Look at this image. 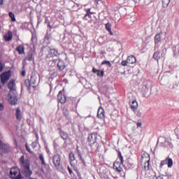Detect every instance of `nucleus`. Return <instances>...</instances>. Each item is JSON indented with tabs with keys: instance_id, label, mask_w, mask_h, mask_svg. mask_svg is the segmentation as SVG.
Segmentation results:
<instances>
[{
	"instance_id": "1",
	"label": "nucleus",
	"mask_w": 179,
	"mask_h": 179,
	"mask_svg": "<svg viewBox=\"0 0 179 179\" xmlns=\"http://www.w3.org/2000/svg\"><path fill=\"white\" fill-rule=\"evenodd\" d=\"M23 176L26 177V178H31V174H33V171L30 169V162L27 159L23 161Z\"/></svg>"
},
{
	"instance_id": "2",
	"label": "nucleus",
	"mask_w": 179,
	"mask_h": 179,
	"mask_svg": "<svg viewBox=\"0 0 179 179\" xmlns=\"http://www.w3.org/2000/svg\"><path fill=\"white\" fill-rule=\"evenodd\" d=\"M41 52L42 54H45L46 52H48V55H47L46 56L47 58H50V57L53 58L54 57H57V55H58V50L55 48H42Z\"/></svg>"
},
{
	"instance_id": "3",
	"label": "nucleus",
	"mask_w": 179,
	"mask_h": 179,
	"mask_svg": "<svg viewBox=\"0 0 179 179\" xmlns=\"http://www.w3.org/2000/svg\"><path fill=\"white\" fill-rule=\"evenodd\" d=\"M37 76H36L35 74L32 75L31 76V80H26L24 83H25V86H27V89L28 90H30V87H36V83H37Z\"/></svg>"
},
{
	"instance_id": "4",
	"label": "nucleus",
	"mask_w": 179,
	"mask_h": 179,
	"mask_svg": "<svg viewBox=\"0 0 179 179\" xmlns=\"http://www.w3.org/2000/svg\"><path fill=\"white\" fill-rule=\"evenodd\" d=\"M158 142H159L162 145V146H164V148H171V149H173V143L170 140H169L166 137H160L158 139Z\"/></svg>"
},
{
	"instance_id": "5",
	"label": "nucleus",
	"mask_w": 179,
	"mask_h": 179,
	"mask_svg": "<svg viewBox=\"0 0 179 179\" xmlns=\"http://www.w3.org/2000/svg\"><path fill=\"white\" fill-rule=\"evenodd\" d=\"M11 75L12 72L10 71V70H8V71L1 73L0 78L2 85H5V83H6V82H8L9 79H10Z\"/></svg>"
},
{
	"instance_id": "6",
	"label": "nucleus",
	"mask_w": 179,
	"mask_h": 179,
	"mask_svg": "<svg viewBox=\"0 0 179 179\" xmlns=\"http://www.w3.org/2000/svg\"><path fill=\"white\" fill-rule=\"evenodd\" d=\"M52 66L57 65L59 71H64L65 69V62L62 60L53 59L51 61Z\"/></svg>"
},
{
	"instance_id": "7",
	"label": "nucleus",
	"mask_w": 179,
	"mask_h": 179,
	"mask_svg": "<svg viewBox=\"0 0 179 179\" xmlns=\"http://www.w3.org/2000/svg\"><path fill=\"white\" fill-rule=\"evenodd\" d=\"M10 176L12 179H22V175L20 171L17 168H13L10 171Z\"/></svg>"
},
{
	"instance_id": "8",
	"label": "nucleus",
	"mask_w": 179,
	"mask_h": 179,
	"mask_svg": "<svg viewBox=\"0 0 179 179\" xmlns=\"http://www.w3.org/2000/svg\"><path fill=\"white\" fill-rule=\"evenodd\" d=\"M148 157L146 159V157L142 156L141 158V166L144 170L148 171L149 170V162H150V158H149V155H148Z\"/></svg>"
},
{
	"instance_id": "9",
	"label": "nucleus",
	"mask_w": 179,
	"mask_h": 179,
	"mask_svg": "<svg viewBox=\"0 0 179 179\" xmlns=\"http://www.w3.org/2000/svg\"><path fill=\"white\" fill-rule=\"evenodd\" d=\"M13 94L12 95V93H8V103L11 104V106H15L17 103V97L16 96V93L13 92Z\"/></svg>"
},
{
	"instance_id": "10",
	"label": "nucleus",
	"mask_w": 179,
	"mask_h": 179,
	"mask_svg": "<svg viewBox=\"0 0 179 179\" xmlns=\"http://www.w3.org/2000/svg\"><path fill=\"white\" fill-rule=\"evenodd\" d=\"M52 163L56 169H59L61 166V156L59 155H55L52 158Z\"/></svg>"
},
{
	"instance_id": "11",
	"label": "nucleus",
	"mask_w": 179,
	"mask_h": 179,
	"mask_svg": "<svg viewBox=\"0 0 179 179\" xmlns=\"http://www.w3.org/2000/svg\"><path fill=\"white\" fill-rule=\"evenodd\" d=\"M88 142L90 146L94 145L97 142V135L96 134H92L88 136Z\"/></svg>"
},
{
	"instance_id": "12",
	"label": "nucleus",
	"mask_w": 179,
	"mask_h": 179,
	"mask_svg": "<svg viewBox=\"0 0 179 179\" xmlns=\"http://www.w3.org/2000/svg\"><path fill=\"white\" fill-rule=\"evenodd\" d=\"M9 152V146L2 144L0 141V155H4V153H8Z\"/></svg>"
},
{
	"instance_id": "13",
	"label": "nucleus",
	"mask_w": 179,
	"mask_h": 179,
	"mask_svg": "<svg viewBox=\"0 0 179 179\" xmlns=\"http://www.w3.org/2000/svg\"><path fill=\"white\" fill-rule=\"evenodd\" d=\"M8 88L10 89V93H16L15 80H11L8 84Z\"/></svg>"
},
{
	"instance_id": "14",
	"label": "nucleus",
	"mask_w": 179,
	"mask_h": 179,
	"mask_svg": "<svg viewBox=\"0 0 179 179\" xmlns=\"http://www.w3.org/2000/svg\"><path fill=\"white\" fill-rule=\"evenodd\" d=\"M57 99L59 103H61L62 104H64L66 102V96L62 94V91H59L57 95Z\"/></svg>"
},
{
	"instance_id": "15",
	"label": "nucleus",
	"mask_w": 179,
	"mask_h": 179,
	"mask_svg": "<svg viewBox=\"0 0 179 179\" xmlns=\"http://www.w3.org/2000/svg\"><path fill=\"white\" fill-rule=\"evenodd\" d=\"M121 164L120 162H115L113 164V169L117 171V173H121L122 171V167H121Z\"/></svg>"
},
{
	"instance_id": "16",
	"label": "nucleus",
	"mask_w": 179,
	"mask_h": 179,
	"mask_svg": "<svg viewBox=\"0 0 179 179\" xmlns=\"http://www.w3.org/2000/svg\"><path fill=\"white\" fill-rule=\"evenodd\" d=\"M130 107L135 113L136 110H138V101H136V99L131 101V102H130Z\"/></svg>"
},
{
	"instance_id": "17",
	"label": "nucleus",
	"mask_w": 179,
	"mask_h": 179,
	"mask_svg": "<svg viewBox=\"0 0 179 179\" xmlns=\"http://www.w3.org/2000/svg\"><path fill=\"white\" fill-rule=\"evenodd\" d=\"M31 45L34 48V50H36V45L37 44V36L35 34H32V37H31Z\"/></svg>"
},
{
	"instance_id": "18",
	"label": "nucleus",
	"mask_w": 179,
	"mask_h": 179,
	"mask_svg": "<svg viewBox=\"0 0 179 179\" xmlns=\"http://www.w3.org/2000/svg\"><path fill=\"white\" fill-rule=\"evenodd\" d=\"M97 117L101 119L104 118V109L103 108L100 107L98 109Z\"/></svg>"
},
{
	"instance_id": "19",
	"label": "nucleus",
	"mask_w": 179,
	"mask_h": 179,
	"mask_svg": "<svg viewBox=\"0 0 179 179\" xmlns=\"http://www.w3.org/2000/svg\"><path fill=\"white\" fill-rule=\"evenodd\" d=\"M12 37H13V34H12V31H8L4 36V38H5L6 41H10V40H12Z\"/></svg>"
},
{
	"instance_id": "20",
	"label": "nucleus",
	"mask_w": 179,
	"mask_h": 179,
	"mask_svg": "<svg viewBox=\"0 0 179 179\" xmlns=\"http://www.w3.org/2000/svg\"><path fill=\"white\" fill-rule=\"evenodd\" d=\"M127 62L128 64H135L136 62V58H135V56L134 55L129 56L127 58Z\"/></svg>"
},
{
	"instance_id": "21",
	"label": "nucleus",
	"mask_w": 179,
	"mask_h": 179,
	"mask_svg": "<svg viewBox=\"0 0 179 179\" xmlns=\"http://www.w3.org/2000/svg\"><path fill=\"white\" fill-rule=\"evenodd\" d=\"M16 118L17 121H22V113L20 112V108H17L16 110Z\"/></svg>"
},
{
	"instance_id": "22",
	"label": "nucleus",
	"mask_w": 179,
	"mask_h": 179,
	"mask_svg": "<svg viewBox=\"0 0 179 179\" xmlns=\"http://www.w3.org/2000/svg\"><path fill=\"white\" fill-rule=\"evenodd\" d=\"M106 27V29L110 33V36H113V31H111V24H110L109 22L106 23L105 24Z\"/></svg>"
},
{
	"instance_id": "23",
	"label": "nucleus",
	"mask_w": 179,
	"mask_h": 179,
	"mask_svg": "<svg viewBox=\"0 0 179 179\" xmlns=\"http://www.w3.org/2000/svg\"><path fill=\"white\" fill-rule=\"evenodd\" d=\"M39 159L41 160V164L45 167L47 164H45V160H44V155H43V153L39 154Z\"/></svg>"
},
{
	"instance_id": "24",
	"label": "nucleus",
	"mask_w": 179,
	"mask_h": 179,
	"mask_svg": "<svg viewBox=\"0 0 179 179\" xmlns=\"http://www.w3.org/2000/svg\"><path fill=\"white\" fill-rule=\"evenodd\" d=\"M60 136L61 138L64 139V141H66V139H68L69 138V135L67 134V133L63 131H60Z\"/></svg>"
},
{
	"instance_id": "25",
	"label": "nucleus",
	"mask_w": 179,
	"mask_h": 179,
	"mask_svg": "<svg viewBox=\"0 0 179 179\" xmlns=\"http://www.w3.org/2000/svg\"><path fill=\"white\" fill-rule=\"evenodd\" d=\"M77 152L78 153V157H80V160H81L84 166H86V162H85V159L82 157V154L80 153V150H79V148L78 147H77Z\"/></svg>"
},
{
	"instance_id": "26",
	"label": "nucleus",
	"mask_w": 179,
	"mask_h": 179,
	"mask_svg": "<svg viewBox=\"0 0 179 179\" xmlns=\"http://www.w3.org/2000/svg\"><path fill=\"white\" fill-rule=\"evenodd\" d=\"M161 41L162 36H160V34H157L155 37V44H159V43H160Z\"/></svg>"
},
{
	"instance_id": "27",
	"label": "nucleus",
	"mask_w": 179,
	"mask_h": 179,
	"mask_svg": "<svg viewBox=\"0 0 179 179\" xmlns=\"http://www.w3.org/2000/svg\"><path fill=\"white\" fill-rule=\"evenodd\" d=\"M69 160L71 166H73L72 164V162L75 161V154L73 152H70L69 154Z\"/></svg>"
},
{
	"instance_id": "28",
	"label": "nucleus",
	"mask_w": 179,
	"mask_h": 179,
	"mask_svg": "<svg viewBox=\"0 0 179 179\" xmlns=\"http://www.w3.org/2000/svg\"><path fill=\"white\" fill-rule=\"evenodd\" d=\"M153 58L155 59V61L160 59V52H155L153 55Z\"/></svg>"
},
{
	"instance_id": "29",
	"label": "nucleus",
	"mask_w": 179,
	"mask_h": 179,
	"mask_svg": "<svg viewBox=\"0 0 179 179\" xmlns=\"http://www.w3.org/2000/svg\"><path fill=\"white\" fill-rule=\"evenodd\" d=\"M148 92H149V88H148V85H143V93L146 96L148 94Z\"/></svg>"
},
{
	"instance_id": "30",
	"label": "nucleus",
	"mask_w": 179,
	"mask_h": 179,
	"mask_svg": "<svg viewBox=\"0 0 179 179\" xmlns=\"http://www.w3.org/2000/svg\"><path fill=\"white\" fill-rule=\"evenodd\" d=\"M89 13H93L90 12V8L87 9V13L84 16V20H87V16L88 17H90V15Z\"/></svg>"
},
{
	"instance_id": "31",
	"label": "nucleus",
	"mask_w": 179,
	"mask_h": 179,
	"mask_svg": "<svg viewBox=\"0 0 179 179\" xmlns=\"http://www.w3.org/2000/svg\"><path fill=\"white\" fill-rule=\"evenodd\" d=\"M19 54H23V45H20L16 48Z\"/></svg>"
},
{
	"instance_id": "32",
	"label": "nucleus",
	"mask_w": 179,
	"mask_h": 179,
	"mask_svg": "<svg viewBox=\"0 0 179 179\" xmlns=\"http://www.w3.org/2000/svg\"><path fill=\"white\" fill-rule=\"evenodd\" d=\"M9 16H10V17L11 18V20H12L13 22H16V18H15V14H14L13 13L10 12V13H9Z\"/></svg>"
},
{
	"instance_id": "33",
	"label": "nucleus",
	"mask_w": 179,
	"mask_h": 179,
	"mask_svg": "<svg viewBox=\"0 0 179 179\" xmlns=\"http://www.w3.org/2000/svg\"><path fill=\"white\" fill-rule=\"evenodd\" d=\"M168 167H173V159L168 158Z\"/></svg>"
},
{
	"instance_id": "34",
	"label": "nucleus",
	"mask_w": 179,
	"mask_h": 179,
	"mask_svg": "<svg viewBox=\"0 0 179 179\" xmlns=\"http://www.w3.org/2000/svg\"><path fill=\"white\" fill-rule=\"evenodd\" d=\"M170 3V0H162V4L164 6H169V4Z\"/></svg>"
},
{
	"instance_id": "35",
	"label": "nucleus",
	"mask_w": 179,
	"mask_h": 179,
	"mask_svg": "<svg viewBox=\"0 0 179 179\" xmlns=\"http://www.w3.org/2000/svg\"><path fill=\"white\" fill-rule=\"evenodd\" d=\"M101 64L102 65H108L110 67L111 66V63L110 62V61H107V60L102 62Z\"/></svg>"
},
{
	"instance_id": "36",
	"label": "nucleus",
	"mask_w": 179,
	"mask_h": 179,
	"mask_svg": "<svg viewBox=\"0 0 179 179\" xmlns=\"http://www.w3.org/2000/svg\"><path fill=\"white\" fill-rule=\"evenodd\" d=\"M167 163H168V158L161 162L160 166L162 167V166L167 164Z\"/></svg>"
},
{
	"instance_id": "37",
	"label": "nucleus",
	"mask_w": 179,
	"mask_h": 179,
	"mask_svg": "<svg viewBox=\"0 0 179 179\" xmlns=\"http://www.w3.org/2000/svg\"><path fill=\"white\" fill-rule=\"evenodd\" d=\"M51 38V35L50 34H47L44 38V41H47V40H50Z\"/></svg>"
},
{
	"instance_id": "38",
	"label": "nucleus",
	"mask_w": 179,
	"mask_h": 179,
	"mask_svg": "<svg viewBox=\"0 0 179 179\" xmlns=\"http://www.w3.org/2000/svg\"><path fill=\"white\" fill-rule=\"evenodd\" d=\"M97 76H101V78L104 76V71L99 70L97 73Z\"/></svg>"
},
{
	"instance_id": "39",
	"label": "nucleus",
	"mask_w": 179,
	"mask_h": 179,
	"mask_svg": "<svg viewBox=\"0 0 179 179\" xmlns=\"http://www.w3.org/2000/svg\"><path fill=\"white\" fill-rule=\"evenodd\" d=\"M134 22H135V17H131L129 19V24H132V23H134Z\"/></svg>"
},
{
	"instance_id": "40",
	"label": "nucleus",
	"mask_w": 179,
	"mask_h": 179,
	"mask_svg": "<svg viewBox=\"0 0 179 179\" xmlns=\"http://www.w3.org/2000/svg\"><path fill=\"white\" fill-rule=\"evenodd\" d=\"M121 65H122V66H127V65H128V60L122 61Z\"/></svg>"
},
{
	"instance_id": "41",
	"label": "nucleus",
	"mask_w": 179,
	"mask_h": 179,
	"mask_svg": "<svg viewBox=\"0 0 179 179\" xmlns=\"http://www.w3.org/2000/svg\"><path fill=\"white\" fill-rule=\"evenodd\" d=\"M120 155V162L122 164H123L124 163V157H122V155H121V152L119 153Z\"/></svg>"
},
{
	"instance_id": "42",
	"label": "nucleus",
	"mask_w": 179,
	"mask_h": 179,
	"mask_svg": "<svg viewBox=\"0 0 179 179\" xmlns=\"http://www.w3.org/2000/svg\"><path fill=\"white\" fill-rule=\"evenodd\" d=\"M157 179H167V176L164 175L159 176L157 177Z\"/></svg>"
},
{
	"instance_id": "43",
	"label": "nucleus",
	"mask_w": 179,
	"mask_h": 179,
	"mask_svg": "<svg viewBox=\"0 0 179 179\" xmlns=\"http://www.w3.org/2000/svg\"><path fill=\"white\" fill-rule=\"evenodd\" d=\"M175 132L176 134V136H178V139H179V127H178L176 130Z\"/></svg>"
},
{
	"instance_id": "44",
	"label": "nucleus",
	"mask_w": 179,
	"mask_h": 179,
	"mask_svg": "<svg viewBox=\"0 0 179 179\" xmlns=\"http://www.w3.org/2000/svg\"><path fill=\"white\" fill-rule=\"evenodd\" d=\"M25 148H26L27 150L29 153H33V152H31V150H30V148L29 147V145H27V143L25 144Z\"/></svg>"
},
{
	"instance_id": "45",
	"label": "nucleus",
	"mask_w": 179,
	"mask_h": 179,
	"mask_svg": "<svg viewBox=\"0 0 179 179\" xmlns=\"http://www.w3.org/2000/svg\"><path fill=\"white\" fill-rule=\"evenodd\" d=\"M138 1H141V0H138ZM151 1L152 0H144V3L145 5H148V3H150Z\"/></svg>"
},
{
	"instance_id": "46",
	"label": "nucleus",
	"mask_w": 179,
	"mask_h": 179,
	"mask_svg": "<svg viewBox=\"0 0 179 179\" xmlns=\"http://www.w3.org/2000/svg\"><path fill=\"white\" fill-rule=\"evenodd\" d=\"M3 71V64L0 62V72Z\"/></svg>"
},
{
	"instance_id": "47",
	"label": "nucleus",
	"mask_w": 179,
	"mask_h": 179,
	"mask_svg": "<svg viewBox=\"0 0 179 179\" xmlns=\"http://www.w3.org/2000/svg\"><path fill=\"white\" fill-rule=\"evenodd\" d=\"M137 117H141L142 116V112L141 110H138L136 113Z\"/></svg>"
},
{
	"instance_id": "48",
	"label": "nucleus",
	"mask_w": 179,
	"mask_h": 179,
	"mask_svg": "<svg viewBox=\"0 0 179 179\" xmlns=\"http://www.w3.org/2000/svg\"><path fill=\"white\" fill-rule=\"evenodd\" d=\"M33 58V55H29L27 57L28 61H31V59Z\"/></svg>"
},
{
	"instance_id": "49",
	"label": "nucleus",
	"mask_w": 179,
	"mask_h": 179,
	"mask_svg": "<svg viewBox=\"0 0 179 179\" xmlns=\"http://www.w3.org/2000/svg\"><path fill=\"white\" fill-rule=\"evenodd\" d=\"M92 71H93L94 73H97L99 70H98V69H96L95 68H93Z\"/></svg>"
},
{
	"instance_id": "50",
	"label": "nucleus",
	"mask_w": 179,
	"mask_h": 179,
	"mask_svg": "<svg viewBox=\"0 0 179 179\" xmlns=\"http://www.w3.org/2000/svg\"><path fill=\"white\" fill-rule=\"evenodd\" d=\"M20 164H23V156H21V157L20 159Z\"/></svg>"
},
{
	"instance_id": "51",
	"label": "nucleus",
	"mask_w": 179,
	"mask_h": 179,
	"mask_svg": "<svg viewBox=\"0 0 179 179\" xmlns=\"http://www.w3.org/2000/svg\"><path fill=\"white\" fill-rule=\"evenodd\" d=\"M3 110V104L0 103V111H2Z\"/></svg>"
},
{
	"instance_id": "52",
	"label": "nucleus",
	"mask_w": 179,
	"mask_h": 179,
	"mask_svg": "<svg viewBox=\"0 0 179 179\" xmlns=\"http://www.w3.org/2000/svg\"><path fill=\"white\" fill-rule=\"evenodd\" d=\"M100 2H101V0H95V3H96V5H99V3Z\"/></svg>"
},
{
	"instance_id": "53",
	"label": "nucleus",
	"mask_w": 179,
	"mask_h": 179,
	"mask_svg": "<svg viewBox=\"0 0 179 179\" xmlns=\"http://www.w3.org/2000/svg\"><path fill=\"white\" fill-rule=\"evenodd\" d=\"M68 170L70 174H72V169L69 166H68Z\"/></svg>"
},
{
	"instance_id": "54",
	"label": "nucleus",
	"mask_w": 179,
	"mask_h": 179,
	"mask_svg": "<svg viewBox=\"0 0 179 179\" xmlns=\"http://www.w3.org/2000/svg\"><path fill=\"white\" fill-rule=\"evenodd\" d=\"M137 127H138V128L141 127H142V123L138 122V123H137Z\"/></svg>"
},
{
	"instance_id": "55",
	"label": "nucleus",
	"mask_w": 179,
	"mask_h": 179,
	"mask_svg": "<svg viewBox=\"0 0 179 179\" xmlns=\"http://www.w3.org/2000/svg\"><path fill=\"white\" fill-rule=\"evenodd\" d=\"M3 5V0H0V6Z\"/></svg>"
},
{
	"instance_id": "56",
	"label": "nucleus",
	"mask_w": 179,
	"mask_h": 179,
	"mask_svg": "<svg viewBox=\"0 0 179 179\" xmlns=\"http://www.w3.org/2000/svg\"><path fill=\"white\" fill-rule=\"evenodd\" d=\"M68 114H69V112L67 110H66V112L64 113V115H68Z\"/></svg>"
},
{
	"instance_id": "57",
	"label": "nucleus",
	"mask_w": 179,
	"mask_h": 179,
	"mask_svg": "<svg viewBox=\"0 0 179 179\" xmlns=\"http://www.w3.org/2000/svg\"><path fill=\"white\" fill-rule=\"evenodd\" d=\"M32 148H36V143H32Z\"/></svg>"
},
{
	"instance_id": "58",
	"label": "nucleus",
	"mask_w": 179,
	"mask_h": 179,
	"mask_svg": "<svg viewBox=\"0 0 179 179\" xmlns=\"http://www.w3.org/2000/svg\"><path fill=\"white\" fill-rule=\"evenodd\" d=\"M48 27H50V29H51V25H50V22H48Z\"/></svg>"
},
{
	"instance_id": "59",
	"label": "nucleus",
	"mask_w": 179,
	"mask_h": 179,
	"mask_svg": "<svg viewBox=\"0 0 179 179\" xmlns=\"http://www.w3.org/2000/svg\"><path fill=\"white\" fill-rule=\"evenodd\" d=\"M26 75V71H23V76H24Z\"/></svg>"
},
{
	"instance_id": "60",
	"label": "nucleus",
	"mask_w": 179,
	"mask_h": 179,
	"mask_svg": "<svg viewBox=\"0 0 179 179\" xmlns=\"http://www.w3.org/2000/svg\"><path fill=\"white\" fill-rule=\"evenodd\" d=\"M19 136H23V134L22 133L20 134H18Z\"/></svg>"
},
{
	"instance_id": "61",
	"label": "nucleus",
	"mask_w": 179,
	"mask_h": 179,
	"mask_svg": "<svg viewBox=\"0 0 179 179\" xmlns=\"http://www.w3.org/2000/svg\"><path fill=\"white\" fill-rule=\"evenodd\" d=\"M21 76H23V71H21Z\"/></svg>"
},
{
	"instance_id": "62",
	"label": "nucleus",
	"mask_w": 179,
	"mask_h": 179,
	"mask_svg": "<svg viewBox=\"0 0 179 179\" xmlns=\"http://www.w3.org/2000/svg\"><path fill=\"white\" fill-rule=\"evenodd\" d=\"M77 6H80V4L76 3Z\"/></svg>"
}]
</instances>
